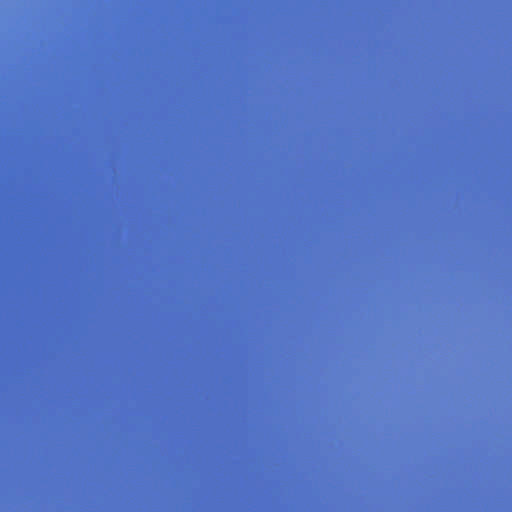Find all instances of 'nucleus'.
<instances>
[{"instance_id": "nucleus-1", "label": "nucleus", "mask_w": 512, "mask_h": 512, "mask_svg": "<svg viewBox=\"0 0 512 512\" xmlns=\"http://www.w3.org/2000/svg\"><path fill=\"white\" fill-rule=\"evenodd\" d=\"M115 32H122L121 30H116ZM181 32H185V33H188V32H194L193 30H182Z\"/></svg>"}, {"instance_id": "nucleus-2", "label": "nucleus", "mask_w": 512, "mask_h": 512, "mask_svg": "<svg viewBox=\"0 0 512 512\" xmlns=\"http://www.w3.org/2000/svg\"><path fill=\"white\" fill-rule=\"evenodd\" d=\"M82 32H83V33H86L87 31H86V30H83Z\"/></svg>"}]
</instances>
